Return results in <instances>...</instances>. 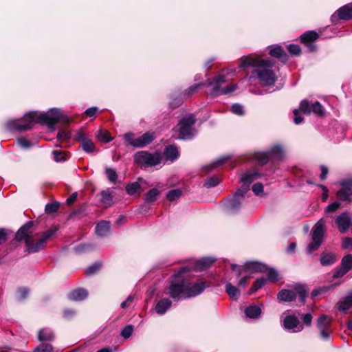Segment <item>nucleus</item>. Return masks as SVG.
I'll list each match as a JSON object with an SVG mask.
<instances>
[{
    "instance_id": "obj_12",
    "label": "nucleus",
    "mask_w": 352,
    "mask_h": 352,
    "mask_svg": "<svg viewBox=\"0 0 352 352\" xmlns=\"http://www.w3.org/2000/svg\"><path fill=\"white\" fill-rule=\"evenodd\" d=\"M183 280L186 299L195 298L200 295L208 287L206 282L200 280L195 281L188 280L185 278L184 274L183 275Z\"/></svg>"
},
{
    "instance_id": "obj_43",
    "label": "nucleus",
    "mask_w": 352,
    "mask_h": 352,
    "mask_svg": "<svg viewBox=\"0 0 352 352\" xmlns=\"http://www.w3.org/2000/svg\"><path fill=\"white\" fill-rule=\"evenodd\" d=\"M264 272L267 273V280H269L272 282H276L278 280V274L277 272L273 268H268L267 267V270Z\"/></svg>"
},
{
    "instance_id": "obj_18",
    "label": "nucleus",
    "mask_w": 352,
    "mask_h": 352,
    "mask_svg": "<svg viewBox=\"0 0 352 352\" xmlns=\"http://www.w3.org/2000/svg\"><path fill=\"white\" fill-rule=\"evenodd\" d=\"M300 110L304 113L310 114L313 113L318 116H322L324 114V108L318 101L313 102L307 100H303L300 104Z\"/></svg>"
},
{
    "instance_id": "obj_40",
    "label": "nucleus",
    "mask_w": 352,
    "mask_h": 352,
    "mask_svg": "<svg viewBox=\"0 0 352 352\" xmlns=\"http://www.w3.org/2000/svg\"><path fill=\"white\" fill-rule=\"evenodd\" d=\"M341 266L345 268L346 270L350 271L352 270V255H345L341 261Z\"/></svg>"
},
{
    "instance_id": "obj_37",
    "label": "nucleus",
    "mask_w": 352,
    "mask_h": 352,
    "mask_svg": "<svg viewBox=\"0 0 352 352\" xmlns=\"http://www.w3.org/2000/svg\"><path fill=\"white\" fill-rule=\"evenodd\" d=\"M182 195V191L180 189H173L168 192L166 198L170 201H174L179 199Z\"/></svg>"
},
{
    "instance_id": "obj_34",
    "label": "nucleus",
    "mask_w": 352,
    "mask_h": 352,
    "mask_svg": "<svg viewBox=\"0 0 352 352\" xmlns=\"http://www.w3.org/2000/svg\"><path fill=\"white\" fill-rule=\"evenodd\" d=\"M122 137L126 141L127 145L137 148V138H135V134L133 133H126L122 135Z\"/></svg>"
},
{
    "instance_id": "obj_8",
    "label": "nucleus",
    "mask_w": 352,
    "mask_h": 352,
    "mask_svg": "<svg viewBox=\"0 0 352 352\" xmlns=\"http://www.w3.org/2000/svg\"><path fill=\"white\" fill-rule=\"evenodd\" d=\"M134 162L144 168L153 167L162 162V155L158 152L150 153L147 151H138L134 155Z\"/></svg>"
},
{
    "instance_id": "obj_27",
    "label": "nucleus",
    "mask_w": 352,
    "mask_h": 352,
    "mask_svg": "<svg viewBox=\"0 0 352 352\" xmlns=\"http://www.w3.org/2000/svg\"><path fill=\"white\" fill-rule=\"evenodd\" d=\"M261 309L256 305H250L244 309L245 316L250 319H257L261 316Z\"/></svg>"
},
{
    "instance_id": "obj_10",
    "label": "nucleus",
    "mask_w": 352,
    "mask_h": 352,
    "mask_svg": "<svg viewBox=\"0 0 352 352\" xmlns=\"http://www.w3.org/2000/svg\"><path fill=\"white\" fill-rule=\"evenodd\" d=\"M285 149L280 144H274L268 151L260 153L256 156L258 164L263 165L270 161H280L283 159Z\"/></svg>"
},
{
    "instance_id": "obj_48",
    "label": "nucleus",
    "mask_w": 352,
    "mask_h": 352,
    "mask_svg": "<svg viewBox=\"0 0 352 352\" xmlns=\"http://www.w3.org/2000/svg\"><path fill=\"white\" fill-rule=\"evenodd\" d=\"M33 352H53V346L50 344H41L36 347Z\"/></svg>"
},
{
    "instance_id": "obj_62",
    "label": "nucleus",
    "mask_w": 352,
    "mask_h": 352,
    "mask_svg": "<svg viewBox=\"0 0 352 352\" xmlns=\"http://www.w3.org/2000/svg\"><path fill=\"white\" fill-rule=\"evenodd\" d=\"M98 111L97 107H92L85 110V114L89 118L94 117Z\"/></svg>"
},
{
    "instance_id": "obj_61",
    "label": "nucleus",
    "mask_w": 352,
    "mask_h": 352,
    "mask_svg": "<svg viewBox=\"0 0 352 352\" xmlns=\"http://www.w3.org/2000/svg\"><path fill=\"white\" fill-rule=\"evenodd\" d=\"M134 298H135L134 296H133V295L129 296L127 297V298L120 304V307L122 309H125V308L129 307L133 302Z\"/></svg>"
},
{
    "instance_id": "obj_56",
    "label": "nucleus",
    "mask_w": 352,
    "mask_h": 352,
    "mask_svg": "<svg viewBox=\"0 0 352 352\" xmlns=\"http://www.w3.org/2000/svg\"><path fill=\"white\" fill-rule=\"evenodd\" d=\"M101 265L99 263H95L94 264L89 266L86 269V274L91 275L96 273L100 267Z\"/></svg>"
},
{
    "instance_id": "obj_49",
    "label": "nucleus",
    "mask_w": 352,
    "mask_h": 352,
    "mask_svg": "<svg viewBox=\"0 0 352 352\" xmlns=\"http://www.w3.org/2000/svg\"><path fill=\"white\" fill-rule=\"evenodd\" d=\"M97 137L100 141L104 143L109 142L112 140V138L110 136L109 133L103 132L102 130L98 131Z\"/></svg>"
},
{
    "instance_id": "obj_15",
    "label": "nucleus",
    "mask_w": 352,
    "mask_h": 352,
    "mask_svg": "<svg viewBox=\"0 0 352 352\" xmlns=\"http://www.w3.org/2000/svg\"><path fill=\"white\" fill-rule=\"evenodd\" d=\"M331 318L325 314L321 315L317 320L316 327L319 331V338L325 342L331 340L333 330L331 328Z\"/></svg>"
},
{
    "instance_id": "obj_16",
    "label": "nucleus",
    "mask_w": 352,
    "mask_h": 352,
    "mask_svg": "<svg viewBox=\"0 0 352 352\" xmlns=\"http://www.w3.org/2000/svg\"><path fill=\"white\" fill-rule=\"evenodd\" d=\"M338 184L340 188L336 192V197L340 201L351 203L352 197V178L340 180Z\"/></svg>"
},
{
    "instance_id": "obj_42",
    "label": "nucleus",
    "mask_w": 352,
    "mask_h": 352,
    "mask_svg": "<svg viewBox=\"0 0 352 352\" xmlns=\"http://www.w3.org/2000/svg\"><path fill=\"white\" fill-rule=\"evenodd\" d=\"M105 173L109 182L113 184L116 182L118 175L114 168H106Z\"/></svg>"
},
{
    "instance_id": "obj_2",
    "label": "nucleus",
    "mask_w": 352,
    "mask_h": 352,
    "mask_svg": "<svg viewBox=\"0 0 352 352\" xmlns=\"http://www.w3.org/2000/svg\"><path fill=\"white\" fill-rule=\"evenodd\" d=\"M261 174L254 170H248L241 175V186L231 197L221 202L222 210L227 214H235L241 208L250 185L260 178Z\"/></svg>"
},
{
    "instance_id": "obj_28",
    "label": "nucleus",
    "mask_w": 352,
    "mask_h": 352,
    "mask_svg": "<svg viewBox=\"0 0 352 352\" xmlns=\"http://www.w3.org/2000/svg\"><path fill=\"white\" fill-rule=\"evenodd\" d=\"M111 231V225L109 221H102L96 226V233L99 236H106Z\"/></svg>"
},
{
    "instance_id": "obj_6",
    "label": "nucleus",
    "mask_w": 352,
    "mask_h": 352,
    "mask_svg": "<svg viewBox=\"0 0 352 352\" xmlns=\"http://www.w3.org/2000/svg\"><path fill=\"white\" fill-rule=\"evenodd\" d=\"M228 81L223 74H219L212 78H208L204 85L211 87L210 95L212 97H216L223 94H228L237 89L236 84H232L230 86L223 87L222 85Z\"/></svg>"
},
{
    "instance_id": "obj_35",
    "label": "nucleus",
    "mask_w": 352,
    "mask_h": 352,
    "mask_svg": "<svg viewBox=\"0 0 352 352\" xmlns=\"http://www.w3.org/2000/svg\"><path fill=\"white\" fill-rule=\"evenodd\" d=\"M94 248V245L91 243H82L74 247V250L77 254L87 252Z\"/></svg>"
},
{
    "instance_id": "obj_31",
    "label": "nucleus",
    "mask_w": 352,
    "mask_h": 352,
    "mask_svg": "<svg viewBox=\"0 0 352 352\" xmlns=\"http://www.w3.org/2000/svg\"><path fill=\"white\" fill-rule=\"evenodd\" d=\"M54 338V335L52 329L43 328L39 330L38 339L40 341H52Z\"/></svg>"
},
{
    "instance_id": "obj_4",
    "label": "nucleus",
    "mask_w": 352,
    "mask_h": 352,
    "mask_svg": "<svg viewBox=\"0 0 352 352\" xmlns=\"http://www.w3.org/2000/svg\"><path fill=\"white\" fill-rule=\"evenodd\" d=\"M274 61L270 58L263 59L256 56H245L242 58L239 67L255 68L254 72L263 86H271L277 80V76L273 67Z\"/></svg>"
},
{
    "instance_id": "obj_9",
    "label": "nucleus",
    "mask_w": 352,
    "mask_h": 352,
    "mask_svg": "<svg viewBox=\"0 0 352 352\" xmlns=\"http://www.w3.org/2000/svg\"><path fill=\"white\" fill-rule=\"evenodd\" d=\"M307 292L304 285L296 284L294 286V290L283 289L277 294V299L279 302H292L296 298L297 295L299 296L302 302H305L307 297Z\"/></svg>"
},
{
    "instance_id": "obj_33",
    "label": "nucleus",
    "mask_w": 352,
    "mask_h": 352,
    "mask_svg": "<svg viewBox=\"0 0 352 352\" xmlns=\"http://www.w3.org/2000/svg\"><path fill=\"white\" fill-rule=\"evenodd\" d=\"M160 194V191L157 188L151 189L146 195L144 197V201L146 203H153L154 202L158 197Z\"/></svg>"
},
{
    "instance_id": "obj_17",
    "label": "nucleus",
    "mask_w": 352,
    "mask_h": 352,
    "mask_svg": "<svg viewBox=\"0 0 352 352\" xmlns=\"http://www.w3.org/2000/svg\"><path fill=\"white\" fill-rule=\"evenodd\" d=\"M285 311L284 314L286 316L282 321L283 328L290 333H299L303 330V326L300 323L298 317L294 314H287Z\"/></svg>"
},
{
    "instance_id": "obj_21",
    "label": "nucleus",
    "mask_w": 352,
    "mask_h": 352,
    "mask_svg": "<svg viewBox=\"0 0 352 352\" xmlns=\"http://www.w3.org/2000/svg\"><path fill=\"white\" fill-rule=\"evenodd\" d=\"M318 38V34L315 31H307L300 36L301 41L307 45L311 52L316 50L314 41Z\"/></svg>"
},
{
    "instance_id": "obj_46",
    "label": "nucleus",
    "mask_w": 352,
    "mask_h": 352,
    "mask_svg": "<svg viewBox=\"0 0 352 352\" xmlns=\"http://www.w3.org/2000/svg\"><path fill=\"white\" fill-rule=\"evenodd\" d=\"M287 49L292 56H299L301 54V48L296 44H289L287 45Z\"/></svg>"
},
{
    "instance_id": "obj_24",
    "label": "nucleus",
    "mask_w": 352,
    "mask_h": 352,
    "mask_svg": "<svg viewBox=\"0 0 352 352\" xmlns=\"http://www.w3.org/2000/svg\"><path fill=\"white\" fill-rule=\"evenodd\" d=\"M163 155L166 160L173 162L179 156L177 148L173 145H168L164 149Z\"/></svg>"
},
{
    "instance_id": "obj_39",
    "label": "nucleus",
    "mask_w": 352,
    "mask_h": 352,
    "mask_svg": "<svg viewBox=\"0 0 352 352\" xmlns=\"http://www.w3.org/2000/svg\"><path fill=\"white\" fill-rule=\"evenodd\" d=\"M229 159L228 156L221 157L212 162L211 164L205 166L204 168H214L224 164Z\"/></svg>"
},
{
    "instance_id": "obj_32",
    "label": "nucleus",
    "mask_w": 352,
    "mask_h": 352,
    "mask_svg": "<svg viewBox=\"0 0 352 352\" xmlns=\"http://www.w3.org/2000/svg\"><path fill=\"white\" fill-rule=\"evenodd\" d=\"M226 293L232 300H237L240 296L239 289L234 286L230 282L226 283L225 285Z\"/></svg>"
},
{
    "instance_id": "obj_30",
    "label": "nucleus",
    "mask_w": 352,
    "mask_h": 352,
    "mask_svg": "<svg viewBox=\"0 0 352 352\" xmlns=\"http://www.w3.org/2000/svg\"><path fill=\"white\" fill-rule=\"evenodd\" d=\"M88 296V292L82 288H78L73 290L69 294V298L74 301H81L85 299Z\"/></svg>"
},
{
    "instance_id": "obj_58",
    "label": "nucleus",
    "mask_w": 352,
    "mask_h": 352,
    "mask_svg": "<svg viewBox=\"0 0 352 352\" xmlns=\"http://www.w3.org/2000/svg\"><path fill=\"white\" fill-rule=\"evenodd\" d=\"M18 144L23 148L28 149L30 148L32 144L30 141L25 139L24 138H20L17 139Z\"/></svg>"
},
{
    "instance_id": "obj_26",
    "label": "nucleus",
    "mask_w": 352,
    "mask_h": 352,
    "mask_svg": "<svg viewBox=\"0 0 352 352\" xmlns=\"http://www.w3.org/2000/svg\"><path fill=\"white\" fill-rule=\"evenodd\" d=\"M171 305L172 301L169 298H164L157 302L155 310L159 315H164L171 307Z\"/></svg>"
},
{
    "instance_id": "obj_14",
    "label": "nucleus",
    "mask_w": 352,
    "mask_h": 352,
    "mask_svg": "<svg viewBox=\"0 0 352 352\" xmlns=\"http://www.w3.org/2000/svg\"><path fill=\"white\" fill-rule=\"evenodd\" d=\"M231 269L235 272L237 277H240L243 272L250 273L263 272L267 270V265L258 261H248L243 266L232 264Z\"/></svg>"
},
{
    "instance_id": "obj_25",
    "label": "nucleus",
    "mask_w": 352,
    "mask_h": 352,
    "mask_svg": "<svg viewBox=\"0 0 352 352\" xmlns=\"http://www.w3.org/2000/svg\"><path fill=\"white\" fill-rule=\"evenodd\" d=\"M338 260L336 254L331 252H323L320 255V261L322 266H329L334 264Z\"/></svg>"
},
{
    "instance_id": "obj_59",
    "label": "nucleus",
    "mask_w": 352,
    "mask_h": 352,
    "mask_svg": "<svg viewBox=\"0 0 352 352\" xmlns=\"http://www.w3.org/2000/svg\"><path fill=\"white\" fill-rule=\"evenodd\" d=\"M58 204H47L45 206V210L46 213L50 214L56 212L58 209Z\"/></svg>"
},
{
    "instance_id": "obj_57",
    "label": "nucleus",
    "mask_w": 352,
    "mask_h": 352,
    "mask_svg": "<svg viewBox=\"0 0 352 352\" xmlns=\"http://www.w3.org/2000/svg\"><path fill=\"white\" fill-rule=\"evenodd\" d=\"M348 272H349L348 270H346L345 268H344L343 267H342L340 265V267L336 269V270L333 273V278H340V277L343 276L344 275H345Z\"/></svg>"
},
{
    "instance_id": "obj_7",
    "label": "nucleus",
    "mask_w": 352,
    "mask_h": 352,
    "mask_svg": "<svg viewBox=\"0 0 352 352\" xmlns=\"http://www.w3.org/2000/svg\"><path fill=\"white\" fill-rule=\"evenodd\" d=\"M196 122V118L194 114H188L183 117L175 127L178 133V138L182 140H191L197 133L194 127Z\"/></svg>"
},
{
    "instance_id": "obj_11",
    "label": "nucleus",
    "mask_w": 352,
    "mask_h": 352,
    "mask_svg": "<svg viewBox=\"0 0 352 352\" xmlns=\"http://www.w3.org/2000/svg\"><path fill=\"white\" fill-rule=\"evenodd\" d=\"M214 262V258L211 257H204L199 260L190 261L189 264L186 266L180 267L177 270L175 274L176 276H179L181 274H186L189 272H201L209 267Z\"/></svg>"
},
{
    "instance_id": "obj_54",
    "label": "nucleus",
    "mask_w": 352,
    "mask_h": 352,
    "mask_svg": "<svg viewBox=\"0 0 352 352\" xmlns=\"http://www.w3.org/2000/svg\"><path fill=\"white\" fill-rule=\"evenodd\" d=\"M334 288V285H331L329 286H324V287H322L318 289H315L314 291H312L311 292V295L312 296H316L318 294H322L325 292H327L329 290H331Z\"/></svg>"
},
{
    "instance_id": "obj_53",
    "label": "nucleus",
    "mask_w": 352,
    "mask_h": 352,
    "mask_svg": "<svg viewBox=\"0 0 352 352\" xmlns=\"http://www.w3.org/2000/svg\"><path fill=\"white\" fill-rule=\"evenodd\" d=\"M341 206V204L338 201H336L331 204L328 205L325 209V212L327 213L329 212H333L336 211L338 209H339Z\"/></svg>"
},
{
    "instance_id": "obj_36",
    "label": "nucleus",
    "mask_w": 352,
    "mask_h": 352,
    "mask_svg": "<svg viewBox=\"0 0 352 352\" xmlns=\"http://www.w3.org/2000/svg\"><path fill=\"white\" fill-rule=\"evenodd\" d=\"M101 202L106 206H111L113 204V197L109 190L101 192Z\"/></svg>"
},
{
    "instance_id": "obj_20",
    "label": "nucleus",
    "mask_w": 352,
    "mask_h": 352,
    "mask_svg": "<svg viewBox=\"0 0 352 352\" xmlns=\"http://www.w3.org/2000/svg\"><path fill=\"white\" fill-rule=\"evenodd\" d=\"M336 223L342 233L346 232L351 223V219L349 213L346 212L341 213L336 217Z\"/></svg>"
},
{
    "instance_id": "obj_23",
    "label": "nucleus",
    "mask_w": 352,
    "mask_h": 352,
    "mask_svg": "<svg viewBox=\"0 0 352 352\" xmlns=\"http://www.w3.org/2000/svg\"><path fill=\"white\" fill-rule=\"evenodd\" d=\"M155 138L153 131H147L141 136L137 138V148H143L151 143Z\"/></svg>"
},
{
    "instance_id": "obj_60",
    "label": "nucleus",
    "mask_w": 352,
    "mask_h": 352,
    "mask_svg": "<svg viewBox=\"0 0 352 352\" xmlns=\"http://www.w3.org/2000/svg\"><path fill=\"white\" fill-rule=\"evenodd\" d=\"M28 293L29 290L26 287L19 288L17 292V298L19 300H23L27 297Z\"/></svg>"
},
{
    "instance_id": "obj_44",
    "label": "nucleus",
    "mask_w": 352,
    "mask_h": 352,
    "mask_svg": "<svg viewBox=\"0 0 352 352\" xmlns=\"http://www.w3.org/2000/svg\"><path fill=\"white\" fill-rule=\"evenodd\" d=\"M140 188V185L138 182H135L131 184H129L126 186V192L130 195H134Z\"/></svg>"
},
{
    "instance_id": "obj_19",
    "label": "nucleus",
    "mask_w": 352,
    "mask_h": 352,
    "mask_svg": "<svg viewBox=\"0 0 352 352\" xmlns=\"http://www.w3.org/2000/svg\"><path fill=\"white\" fill-rule=\"evenodd\" d=\"M352 19V3L346 4L340 8L331 17L333 23H336L338 19L349 20Z\"/></svg>"
},
{
    "instance_id": "obj_64",
    "label": "nucleus",
    "mask_w": 352,
    "mask_h": 352,
    "mask_svg": "<svg viewBox=\"0 0 352 352\" xmlns=\"http://www.w3.org/2000/svg\"><path fill=\"white\" fill-rule=\"evenodd\" d=\"M57 137L60 141L67 140L70 138V133L67 131L62 130L58 132Z\"/></svg>"
},
{
    "instance_id": "obj_1",
    "label": "nucleus",
    "mask_w": 352,
    "mask_h": 352,
    "mask_svg": "<svg viewBox=\"0 0 352 352\" xmlns=\"http://www.w3.org/2000/svg\"><path fill=\"white\" fill-rule=\"evenodd\" d=\"M62 117L63 114L60 110L56 108H52L47 112L39 114L32 111L25 115L21 121L11 120L8 122L6 126L10 131H25L31 129L36 123H41L47 125L50 129L54 131L56 129V124Z\"/></svg>"
},
{
    "instance_id": "obj_55",
    "label": "nucleus",
    "mask_w": 352,
    "mask_h": 352,
    "mask_svg": "<svg viewBox=\"0 0 352 352\" xmlns=\"http://www.w3.org/2000/svg\"><path fill=\"white\" fill-rule=\"evenodd\" d=\"M252 190L256 195H262L263 194V185L259 182L256 183L252 186Z\"/></svg>"
},
{
    "instance_id": "obj_22",
    "label": "nucleus",
    "mask_w": 352,
    "mask_h": 352,
    "mask_svg": "<svg viewBox=\"0 0 352 352\" xmlns=\"http://www.w3.org/2000/svg\"><path fill=\"white\" fill-rule=\"evenodd\" d=\"M269 54L275 58L279 59L282 63H285L288 60V55L283 48L279 45H272L268 47Z\"/></svg>"
},
{
    "instance_id": "obj_29",
    "label": "nucleus",
    "mask_w": 352,
    "mask_h": 352,
    "mask_svg": "<svg viewBox=\"0 0 352 352\" xmlns=\"http://www.w3.org/2000/svg\"><path fill=\"white\" fill-rule=\"evenodd\" d=\"M338 309L343 312H346L349 309L352 307V290H351L348 295L340 300L338 304Z\"/></svg>"
},
{
    "instance_id": "obj_38",
    "label": "nucleus",
    "mask_w": 352,
    "mask_h": 352,
    "mask_svg": "<svg viewBox=\"0 0 352 352\" xmlns=\"http://www.w3.org/2000/svg\"><path fill=\"white\" fill-rule=\"evenodd\" d=\"M81 146L83 151L86 153H92L95 151V144L93 141L88 138L81 143Z\"/></svg>"
},
{
    "instance_id": "obj_63",
    "label": "nucleus",
    "mask_w": 352,
    "mask_h": 352,
    "mask_svg": "<svg viewBox=\"0 0 352 352\" xmlns=\"http://www.w3.org/2000/svg\"><path fill=\"white\" fill-rule=\"evenodd\" d=\"M87 139L88 138L87 137V135L82 130L78 131L75 135V140L80 142V143L83 142Z\"/></svg>"
},
{
    "instance_id": "obj_13",
    "label": "nucleus",
    "mask_w": 352,
    "mask_h": 352,
    "mask_svg": "<svg viewBox=\"0 0 352 352\" xmlns=\"http://www.w3.org/2000/svg\"><path fill=\"white\" fill-rule=\"evenodd\" d=\"M324 234V226L322 220L319 221L314 228L312 233V242H311L307 248V252L309 254L316 251L322 245Z\"/></svg>"
},
{
    "instance_id": "obj_5",
    "label": "nucleus",
    "mask_w": 352,
    "mask_h": 352,
    "mask_svg": "<svg viewBox=\"0 0 352 352\" xmlns=\"http://www.w3.org/2000/svg\"><path fill=\"white\" fill-rule=\"evenodd\" d=\"M176 273L177 271L168 280V285L165 287L164 294L168 296L174 301L178 302L186 299V298L183 280V275L184 274H181L179 276H176Z\"/></svg>"
},
{
    "instance_id": "obj_51",
    "label": "nucleus",
    "mask_w": 352,
    "mask_h": 352,
    "mask_svg": "<svg viewBox=\"0 0 352 352\" xmlns=\"http://www.w3.org/2000/svg\"><path fill=\"white\" fill-rule=\"evenodd\" d=\"M204 85V84L200 83V84H195V85L190 86L186 90H185V91L184 93V96L189 97L190 96H191L193 94H195V92H197L198 89Z\"/></svg>"
},
{
    "instance_id": "obj_3",
    "label": "nucleus",
    "mask_w": 352,
    "mask_h": 352,
    "mask_svg": "<svg viewBox=\"0 0 352 352\" xmlns=\"http://www.w3.org/2000/svg\"><path fill=\"white\" fill-rule=\"evenodd\" d=\"M33 223L28 221L25 223L17 231L15 239L19 241H25L26 251L29 253H34L40 251L45 247V244L57 231L58 228L54 226L42 233L33 234L30 232Z\"/></svg>"
},
{
    "instance_id": "obj_41",
    "label": "nucleus",
    "mask_w": 352,
    "mask_h": 352,
    "mask_svg": "<svg viewBox=\"0 0 352 352\" xmlns=\"http://www.w3.org/2000/svg\"><path fill=\"white\" fill-rule=\"evenodd\" d=\"M267 279L265 278H258L252 285L250 292L253 294L258 289H261L266 283Z\"/></svg>"
},
{
    "instance_id": "obj_45",
    "label": "nucleus",
    "mask_w": 352,
    "mask_h": 352,
    "mask_svg": "<svg viewBox=\"0 0 352 352\" xmlns=\"http://www.w3.org/2000/svg\"><path fill=\"white\" fill-rule=\"evenodd\" d=\"M133 330V326L128 324L121 331L120 336L124 339H128L132 336Z\"/></svg>"
},
{
    "instance_id": "obj_52",
    "label": "nucleus",
    "mask_w": 352,
    "mask_h": 352,
    "mask_svg": "<svg viewBox=\"0 0 352 352\" xmlns=\"http://www.w3.org/2000/svg\"><path fill=\"white\" fill-rule=\"evenodd\" d=\"M232 112L238 116H243L244 114V109L243 105L235 103L233 104L231 108Z\"/></svg>"
},
{
    "instance_id": "obj_50",
    "label": "nucleus",
    "mask_w": 352,
    "mask_h": 352,
    "mask_svg": "<svg viewBox=\"0 0 352 352\" xmlns=\"http://www.w3.org/2000/svg\"><path fill=\"white\" fill-rule=\"evenodd\" d=\"M52 155L54 160L56 162H61L66 160V155L64 152L60 151H53Z\"/></svg>"
},
{
    "instance_id": "obj_47",
    "label": "nucleus",
    "mask_w": 352,
    "mask_h": 352,
    "mask_svg": "<svg viewBox=\"0 0 352 352\" xmlns=\"http://www.w3.org/2000/svg\"><path fill=\"white\" fill-rule=\"evenodd\" d=\"M220 181V179L217 177H211L206 180L204 185L206 188H212L217 186Z\"/></svg>"
}]
</instances>
